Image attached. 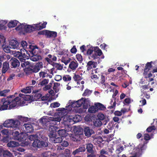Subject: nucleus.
Wrapping results in <instances>:
<instances>
[{"label": "nucleus", "mask_w": 157, "mask_h": 157, "mask_svg": "<svg viewBox=\"0 0 157 157\" xmlns=\"http://www.w3.org/2000/svg\"><path fill=\"white\" fill-rule=\"evenodd\" d=\"M16 97L14 98L15 96L14 95L9 96L6 98H2L1 99V102L2 105L0 104V110H4L7 109H11L19 104V101L21 98H24L20 97ZM25 99V98H24Z\"/></svg>", "instance_id": "nucleus-1"}, {"label": "nucleus", "mask_w": 157, "mask_h": 157, "mask_svg": "<svg viewBox=\"0 0 157 157\" xmlns=\"http://www.w3.org/2000/svg\"><path fill=\"white\" fill-rule=\"evenodd\" d=\"M61 118L59 117H51L50 120H48L47 117H43L40 120V123H41L44 128L48 127L49 124H56L58 122H59Z\"/></svg>", "instance_id": "nucleus-2"}, {"label": "nucleus", "mask_w": 157, "mask_h": 157, "mask_svg": "<svg viewBox=\"0 0 157 157\" xmlns=\"http://www.w3.org/2000/svg\"><path fill=\"white\" fill-rule=\"evenodd\" d=\"M21 66L24 68V71L26 74L29 75L35 73L34 65L30 63L28 61L21 63Z\"/></svg>", "instance_id": "nucleus-3"}, {"label": "nucleus", "mask_w": 157, "mask_h": 157, "mask_svg": "<svg viewBox=\"0 0 157 157\" xmlns=\"http://www.w3.org/2000/svg\"><path fill=\"white\" fill-rule=\"evenodd\" d=\"M19 96L23 98H25V100L30 101H37L42 96V95L39 93H36L31 96L29 95H24L22 94H19Z\"/></svg>", "instance_id": "nucleus-4"}, {"label": "nucleus", "mask_w": 157, "mask_h": 157, "mask_svg": "<svg viewBox=\"0 0 157 157\" xmlns=\"http://www.w3.org/2000/svg\"><path fill=\"white\" fill-rule=\"evenodd\" d=\"M152 63H153L152 61L150 62H148L145 65V68L144 69V72L143 73L145 78H149L152 76L151 73L150 72L149 73V71L152 67Z\"/></svg>", "instance_id": "nucleus-5"}, {"label": "nucleus", "mask_w": 157, "mask_h": 157, "mask_svg": "<svg viewBox=\"0 0 157 157\" xmlns=\"http://www.w3.org/2000/svg\"><path fill=\"white\" fill-rule=\"evenodd\" d=\"M48 145V143L46 141L40 140H38V139L34 141H33L32 144V146L34 147H47Z\"/></svg>", "instance_id": "nucleus-6"}, {"label": "nucleus", "mask_w": 157, "mask_h": 157, "mask_svg": "<svg viewBox=\"0 0 157 157\" xmlns=\"http://www.w3.org/2000/svg\"><path fill=\"white\" fill-rule=\"evenodd\" d=\"M48 136L49 137V140L52 143H61L63 140L61 137H57L56 133L49 134Z\"/></svg>", "instance_id": "nucleus-7"}, {"label": "nucleus", "mask_w": 157, "mask_h": 157, "mask_svg": "<svg viewBox=\"0 0 157 157\" xmlns=\"http://www.w3.org/2000/svg\"><path fill=\"white\" fill-rule=\"evenodd\" d=\"M84 132L85 136L88 137H90L91 135L94 133V131L93 129L88 127L84 128Z\"/></svg>", "instance_id": "nucleus-8"}, {"label": "nucleus", "mask_w": 157, "mask_h": 157, "mask_svg": "<svg viewBox=\"0 0 157 157\" xmlns=\"http://www.w3.org/2000/svg\"><path fill=\"white\" fill-rule=\"evenodd\" d=\"M23 128H25V131L27 133H31L33 130V127L30 124L25 123L23 125Z\"/></svg>", "instance_id": "nucleus-9"}, {"label": "nucleus", "mask_w": 157, "mask_h": 157, "mask_svg": "<svg viewBox=\"0 0 157 157\" xmlns=\"http://www.w3.org/2000/svg\"><path fill=\"white\" fill-rule=\"evenodd\" d=\"M57 57L54 55L49 54L48 55V57L45 58V60L49 63L52 64L53 61H56L57 60Z\"/></svg>", "instance_id": "nucleus-10"}, {"label": "nucleus", "mask_w": 157, "mask_h": 157, "mask_svg": "<svg viewBox=\"0 0 157 157\" xmlns=\"http://www.w3.org/2000/svg\"><path fill=\"white\" fill-rule=\"evenodd\" d=\"M98 65L97 62L92 61H89L87 63L86 67L87 69L89 71L93 68H95Z\"/></svg>", "instance_id": "nucleus-11"}, {"label": "nucleus", "mask_w": 157, "mask_h": 157, "mask_svg": "<svg viewBox=\"0 0 157 157\" xmlns=\"http://www.w3.org/2000/svg\"><path fill=\"white\" fill-rule=\"evenodd\" d=\"M78 65V64L76 60L71 61L69 66V68L72 71H75L76 70Z\"/></svg>", "instance_id": "nucleus-12"}, {"label": "nucleus", "mask_w": 157, "mask_h": 157, "mask_svg": "<svg viewBox=\"0 0 157 157\" xmlns=\"http://www.w3.org/2000/svg\"><path fill=\"white\" fill-rule=\"evenodd\" d=\"M12 68H16L20 65V62L15 58H12L10 60Z\"/></svg>", "instance_id": "nucleus-13"}, {"label": "nucleus", "mask_w": 157, "mask_h": 157, "mask_svg": "<svg viewBox=\"0 0 157 157\" xmlns=\"http://www.w3.org/2000/svg\"><path fill=\"white\" fill-rule=\"evenodd\" d=\"M77 101H79V102L77 103V107H80L82 105L86 109L88 107V105H86V103L87 102L86 99L85 98H82L81 99L78 100Z\"/></svg>", "instance_id": "nucleus-14"}, {"label": "nucleus", "mask_w": 157, "mask_h": 157, "mask_svg": "<svg viewBox=\"0 0 157 157\" xmlns=\"http://www.w3.org/2000/svg\"><path fill=\"white\" fill-rule=\"evenodd\" d=\"M57 124V123L56 124H52L49 125L48 130L50 132V133H49L48 134H49L56 133L57 130L58 129V127L55 126Z\"/></svg>", "instance_id": "nucleus-15"}, {"label": "nucleus", "mask_w": 157, "mask_h": 157, "mask_svg": "<svg viewBox=\"0 0 157 157\" xmlns=\"http://www.w3.org/2000/svg\"><path fill=\"white\" fill-rule=\"evenodd\" d=\"M19 44L18 42L15 40H12L10 42L9 46L11 48L17 49L19 47Z\"/></svg>", "instance_id": "nucleus-16"}, {"label": "nucleus", "mask_w": 157, "mask_h": 157, "mask_svg": "<svg viewBox=\"0 0 157 157\" xmlns=\"http://www.w3.org/2000/svg\"><path fill=\"white\" fill-rule=\"evenodd\" d=\"M35 46H33L31 45H30L29 48L30 50L29 51L32 55H36L39 54V52L38 51V48H35Z\"/></svg>", "instance_id": "nucleus-17"}, {"label": "nucleus", "mask_w": 157, "mask_h": 157, "mask_svg": "<svg viewBox=\"0 0 157 157\" xmlns=\"http://www.w3.org/2000/svg\"><path fill=\"white\" fill-rule=\"evenodd\" d=\"M35 30H36V24L34 25V26H32L29 25H26L25 32L31 33Z\"/></svg>", "instance_id": "nucleus-18"}, {"label": "nucleus", "mask_w": 157, "mask_h": 157, "mask_svg": "<svg viewBox=\"0 0 157 157\" xmlns=\"http://www.w3.org/2000/svg\"><path fill=\"white\" fill-rule=\"evenodd\" d=\"M43 67V64L42 62H39L34 65L35 73L38 72L41 68Z\"/></svg>", "instance_id": "nucleus-19"}, {"label": "nucleus", "mask_w": 157, "mask_h": 157, "mask_svg": "<svg viewBox=\"0 0 157 157\" xmlns=\"http://www.w3.org/2000/svg\"><path fill=\"white\" fill-rule=\"evenodd\" d=\"M94 54H93L91 57L93 58L94 59H97L98 57V56H100L102 54L101 50L99 48H98L97 50H94Z\"/></svg>", "instance_id": "nucleus-20"}, {"label": "nucleus", "mask_w": 157, "mask_h": 157, "mask_svg": "<svg viewBox=\"0 0 157 157\" xmlns=\"http://www.w3.org/2000/svg\"><path fill=\"white\" fill-rule=\"evenodd\" d=\"M86 150L85 147L84 145L80 146L75 151H74L72 154L75 155L76 154H79L80 152H83Z\"/></svg>", "instance_id": "nucleus-21"}, {"label": "nucleus", "mask_w": 157, "mask_h": 157, "mask_svg": "<svg viewBox=\"0 0 157 157\" xmlns=\"http://www.w3.org/2000/svg\"><path fill=\"white\" fill-rule=\"evenodd\" d=\"M41 24V23H39L36 24V30H40L45 28L47 23L46 22H44L41 24V25H40Z\"/></svg>", "instance_id": "nucleus-22"}, {"label": "nucleus", "mask_w": 157, "mask_h": 157, "mask_svg": "<svg viewBox=\"0 0 157 157\" xmlns=\"http://www.w3.org/2000/svg\"><path fill=\"white\" fill-rule=\"evenodd\" d=\"M33 87L32 86H27L25 88L21 89V92L25 94L30 93H31L32 90H33Z\"/></svg>", "instance_id": "nucleus-23"}, {"label": "nucleus", "mask_w": 157, "mask_h": 157, "mask_svg": "<svg viewBox=\"0 0 157 157\" xmlns=\"http://www.w3.org/2000/svg\"><path fill=\"white\" fill-rule=\"evenodd\" d=\"M57 36V33L55 31H50L48 30L47 37L48 38H56Z\"/></svg>", "instance_id": "nucleus-24"}, {"label": "nucleus", "mask_w": 157, "mask_h": 157, "mask_svg": "<svg viewBox=\"0 0 157 157\" xmlns=\"http://www.w3.org/2000/svg\"><path fill=\"white\" fill-rule=\"evenodd\" d=\"M9 68V63L6 62H4L3 63V67L2 73H5L7 71Z\"/></svg>", "instance_id": "nucleus-25"}, {"label": "nucleus", "mask_w": 157, "mask_h": 157, "mask_svg": "<svg viewBox=\"0 0 157 157\" xmlns=\"http://www.w3.org/2000/svg\"><path fill=\"white\" fill-rule=\"evenodd\" d=\"M39 75L40 77L42 78H47L48 77L49 78H51L52 77V75H49L47 72L44 71H41L39 73Z\"/></svg>", "instance_id": "nucleus-26"}, {"label": "nucleus", "mask_w": 157, "mask_h": 157, "mask_svg": "<svg viewBox=\"0 0 157 157\" xmlns=\"http://www.w3.org/2000/svg\"><path fill=\"white\" fill-rule=\"evenodd\" d=\"M19 139L17 140L20 142L24 141L26 140L28 136L24 133H20L19 135Z\"/></svg>", "instance_id": "nucleus-27"}, {"label": "nucleus", "mask_w": 157, "mask_h": 157, "mask_svg": "<svg viewBox=\"0 0 157 157\" xmlns=\"http://www.w3.org/2000/svg\"><path fill=\"white\" fill-rule=\"evenodd\" d=\"M19 23V21L16 20L11 21L8 23L7 26L9 28H13L17 26Z\"/></svg>", "instance_id": "nucleus-28"}, {"label": "nucleus", "mask_w": 157, "mask_h": 157, "mask_svg": "<svg viewBox=\"0 0 157 157\" xmlns=\"http://www.w3.org/2000/svg\"><path fill=\"white\" fill-rule=\"evenodd\" d=\"M12 119L7 120L3 123V125L7 128H12Z\"/></svg>", "instance_id": "nucleus-29"}, {"label": "nucleus", "mask_w": 157, "mask_h": 157, "mask_svg": "<svg viewBox=\"0 0 157 157\" xmlns=\"http://www.w3.org/2000/svg\"><path fill=\"white\" fill-rule=\"evenodd\" d=\"M58 133L59 135L62 137H65L67 136L68 133L65 129H59L58 131Z\"/></svg>", "instance_id": "nucleus-30"}, {"label": "nucleus", "mask_w": 157, "mask_h": 157, "mask_svg": "<svg viewBox=\"0 0 157 157\" xmlns=\"http://www.w3.org/2000/svg\"><path fill=\"white\" fill-rule=\"evenodd\" d=\"M42 59L41 56L40 54L32 55L31 59L33 61H36Z\"/></svg>", "instance_id": "nucleus-31"}, {"label": "nucleus", "mask_w": 157, "mask_h": 157, "mask_svg": "<svg viewBox=\"0 0 157 157\" xmlns=\"http://www.w3.org/2000/svg\"><path fill=\"white\" fill-rule=\"evenodd\" d=\"M12 128H17L19 126L20 124V122L18 120H13L12 119Z\"/></svg>", "instance_id": "nucleus-32"}, {"label": "nucleus", "mask_w": 157, "mask_h": 157, "mask_svg": "<svg viewBox=\"0 0 157 157\" xmlns=\"http://www.w3.org/2000/svg\"><path fill=\"white\" fill-rule=\"evenodd\" d=\"M93 147V145L92 144L90 143L87 144L86 147L87 151L89 153L93 154L94 152Z\"/></svg>", "instance_id": "nucleus-33"}, {"label": "nucleus", "mask_w": 157, "mask_h": 157, "mask_svg": "<svg viewBox=\"0 0 157 157\" xmlns=\"http://www.w3.org/2000/svg\"><path fill=\"white\" fill-rule=\"evenodd\" d=\"M25 25L23 24H21L16 28V29L21 32H25Z\"/></svg>", "instance_id": "nucleus-34"}, {"label": "nucleus", "mask_w": 157, "mask_h": 157, "mask_svg": "<svg viewBox=\"0 0 157 157\" xmlns=\"http://www.w3.org/2000/svg\"><path fill=\"white\" fill-rule=\"evenodd\" d=\"M56 111L61 112V113L63 115V116L66 115L68 113L67 109L63 108H59L56 109Z\"/></svg>", "instance_id": "nucleus-35"}, {"label": "nucleus", "mask_w": 157, "mask_h": 157, "mask_svg": "<svg viewBox=\"0 0 157 157\" xmlns=\"http://www.w3.org/2000/svg\"><path fill=\"white\" fill-rule=\"evenodd\" d=\"M18 143L15 141H11L8 143L7 146L9 147H12L18 146Z\"/></svg>", "instance_id": "nucleus-36"}, {"label": "nucleus", "mask_w": 157, "mask_h": 157, "mask_svg": "<svg viewBox=\"0 0 157 157\" xmlns=\"http://www.w3.org/2000/svg\"><path fill=\"white\" fill-rule=\"evenodd\" d=\"M102 122L100 120H99V119H98L96 118V119L94 120V121L93 122L94 125L97 127H100L101 124H102Z\"/></svg>", "instance_id": "nucleus-37"}, {"label": "nucleus", "mask_w": 157, "mask_h": 157, "mask_svg": "<svg viewBox=\"0 0 157 157\" xmlns=\"http://www.w3.org/2000/svg\"><path fill=\"white\" fill-rule=\"evenodd\" d=\"M88 111L90 113H95L96 112L98 111L95 105L94 106H92L88 109Z\"/></svg>", "instance_id": "nucleus-38"}, {"label": "nucleus", "mask_w": 157, "mask_h": 157, "mask_svg": "<svg viewBox=\"0 0 157 157\" xmlns=\"http://www.w3.org/2000/svg\"><path fill=\"white\" fill-rule=\"evenodd\" d=\"M53 67L56 68L57 70H62L63 68V66L59 63L53 62L52 64Z\"/></svg>", "instance_id": "nucleus-39"}, {"label": "nucleus", "mask_w": 157, "mask_h": 157, "mask_svg": "<svg viewBox=\"0 0 157 157\" xmlns=\"http://www.w3.org/2000/svg\"><path fill=\"white\" fill-rule=\"evenodd\" d=\"M95 105L98 111L99 109L101 110H103L105 108V107L101 103H97L95 104Z\"/></svg>", "instance_id": "nucleus-40"}, {"label": "nucleus", "mask_w": 157, "mask_h": 157, "mask_svg": "<svg viewBox=\"0 0 157 157\" xmlns=\"http://www.w3.org/2000/svg\"><path fill=\"white\" fill-rule=\"evenodd\" d=\"M75 134L80 136L83 134V129L81 128H77L74 130Z\"/></svg>", "instance_id": "nucleus-41"}, {"label": "nucleus", "mask_w": 157, "mask_h": 157, "mask_svg": "<svg viewBox=\"0 0 157 157\" xmlns=\"http://www.w3.org/2000/svg\"><path fill=\"white\" fill-rule=\"evenodd\" d=\"M20 133L18 131H13L12 132V135L13 136L14 139L17 140L19 139V135Z\"/></svg>", "instance_id": "nucleus-42"}, {"label": "nucleus", "mask_w": 157, "mask_h": 157, "mask_svg": "<svg viewBox=\"0 0 157 157\" xmlns=\"http://www.w3.org/2000/svg\"><path fill=\"white\" fill-rule=\"evenodd\" d=\"M116 103L115 98V99L114 101L113 100H111L110 102V104L111 105L109 106L108 107V108L111 109L115 108L116 105Z\"/></svg>", "instance_id": "nucleus-43"}, {"label": "nucleus", "mask_w": 157, "mask_h": 157, "mask_svg": "<svg viewBox=\"0 0 157 157\" xmlns=\"http://www.w3.org/2000/svg\"><path fill=\"white\" fill-rule=\"evenodd\" d=\"M49 82V80L48 79H44L42 81L40 82L38 86L40 85L41 86H43L46 85Z\"/></svg>", "instance_id": "nucleus-44"}, {"label": "nucleus", "mask_w": 157, "mask_h": 157, "mask_svg": "<svg viewBox=\"0 0 157 157\" xmlns=\"http://www.w3.org/2000/svg\"><path fill=\"white\" fill-rule=\"evenodd\" d=\"M38 136L36 135H33L29 136H28V139L31 141H34L38 138Z\"/></svg>", "instance_id": "nucleus-45"}, {"label": "nucleus", "mask_w": 157, "mask_h": 157, "mask_svg": "<svg viewBox=\"0 0 157 157\" xmlns=\"http://www.w3.org/2000/svg\"><path fill=\"white\" fill-rule=\"evenodd\" d=\"M3 157H12V154L9 151L7 150L4 151L3 154Z\"/></svg>", "instance_id": "nucleus-46"}, {"label": "nucleus", "mask_w": 157, "mask_h": 157, "mask_svg": "<svg viewBox=\"0 0 157 157\" xmlns=\"http://www.w3.org/2000/svg\"><path fill=\"white\" fill-rule=\"evenodd\" d=\"M125 112V110L121 109V111H116L115 112L114 114L116 116H120L122 115V113H124Z\"/></svg>", "instance_id": "nucleus-47"}, {"label": "nucleus", "mask_w": 157, "mask_h": 157, "mask_svg": "<svg viewBox=\"0 0 157 157\" xmlns=\"http://www.w3.org/2000/svg\"><path fill=\"white\" fill-rule=\"evenodd\" d=\"M18 119L21 121L23 122H27L29 121V118L26 117H23L21 116H18Z\"/></svg>", "instance_id": "nucleus-48"}, {"label": "nucleus", "mask_w": 157, "mask_h": 157, "mask_svg": "<svg viewBox=\"0 0 157 157\" xmlns=\"http://www.w3.org/2000/svg\"><path fill=\"white\" fill-rule=\"evenodd\" d=\"M73 78L75 81H80L82 79V78L79 75L76 74L74 75Z\"/></svg>", "instance_id": "nucleus-49"}, {"label": "nucleus", "mask_w": 157, "mask_h": 157, "mask_svg": "<svg viewBox=\"0 0 157 157\" xmlns=\"http://www.w3.org/2000/svg\"><path fill=\"white\" fill-rule=\"evenodd\" d=\"M92 92V91L88 89H86L82 94L83 96H88Z\"/></svg>", "instance_id": "nucleus-50"}, {"label": "nucleus", "mask_w": 157, "mask_h": 157, "mask_svg": "<svg viewBox=\"0 0 157 157\" xmlns=\"http://www.w3.org/2000/svg\"><path fill=\"white\" fill-rule=\"evenodd\" d=\"M10 91V90L9 89L5 90L2 91H0V96H6V94Z\"/></svg>", "instance_id": "nucleus-51"}, {"label": "nucleus", "mask_w": 157, "mask_h": 157, "mask_svg": "<svg viewBox=\"0 0 157 157\" xmlns=\"http://www.w3.org/2000/svg\"><path fill=\"white\" fill-rule=\"evenodd\" d=\"M80 136L77 135L75 134L72 136V140L75 142H77L78 141H79Z\"/></svg>", "instance_id": "nucleus-52"}, {"label": "nucleus", "mask_w": 157, "mask_h": 157, "mask_svg": "<svg viewBox=\"0 0 157 157\" xmlns=\"http://www.w3.org/2000/svg\"><path fill=\"white\" fill-rule=\"evenodd\" d=\"M21 45L22 47H23L24 49L26 52L27 54L28 51L25 49V48H26L27 46V43L26 41H22L21 42Z\"/></svg>", "instance_id": "nucleus-53"}, {"label": "nucleus", "mask_w": 157, "mask_h": 157, "mask_svg": "<svg viewBox=\"0 0 157 157\" xmlns=\"http://www.w3.org/2000/svg\"><path fill=\"white\" fill-rule=\"evenodd\" d=\"M97 119H99L101 121L104 120L105 118V115L101 113H98L97 116Z\"/></svg>", "instance_id": "nucleus-54"}, {"label": "nucleus", "mask_w": 157, "mask_h": 157, "mask_svg": "<svg viewBox=\"0 0 157 157\" xmlns=\"http://www.w3.org/2000/svg\"><path fill=\"white\" fill-rule=\"evenodd\" d=\"M71 77L69 75H64L63 77V80L65 82L70 81L71 80Z\"/></svg>", "instance_id": "nucleus-55"}, {"label": "nucleus", "mask_w": 157, "mask_h": 157, "mask_svg": "<svg viewBox=\"0 0 157 157\" xmlns=\"http://www.w3.org/2000/svg\"><path fill=\"white\" fill-rule=\"evenodd\" d=\"M76 57L77 59L79 62L80 63L82 62L83 59L82 56L79 54H77L76 55Z\"/></svg>", "instance_id": "nucleus-56"}, {"label": "nucleus", "mask_w": 157, "mask_h": 157, "mask_svg": "<svg viewBox=\"0 0 157 157\" xmlns=\"http://www.w3.org/2000/svg\"><path fill=\"white\" fill-rule=\"evenodd\" d=\"M156 129L155 127V126L153 125L149 126L147 128L146 131L148 132H151L153 130H155Z\"/></svg>", "instance_id": "nucleus-57"}, {"label": "nucleus", "mask_w": 157, "mask_h": 157, "mask_svg": "<svg viewBox=\"0 0 157 157\" xmlns=\"http://www.w3.org/2000/svg\"><path fill=\"white\" fill-rule=\"evenodd\" d=\"M124 147L122 146L119 147H117L116 152L117 154H119L124 150Z\"/></svg>", "instance_id": "nucleus-58"}, {"label": "nucleus", "mask_w": 157, "mask_h": 157, "mask_svg": "<svg viewBox=\"0 0 157 157\" xmlns=\"http://www.w3.org/2000/svg\"><path fill=\"white\" fill-rule=\"evenodd\" d=\"M22 50V49H20L21 52H17L16 53V55H15L16 57L18 58L19 59L20 61L21 59V55L22 54V52L21 51Z\"/></svg>", "instance_id": "nucleus-59"}, {"label": "nucleus", "mask_w": 157, "mask_h": 157, "mask_svg": "<svg viewBox=\"0 0 157 157\" xmlns=\"http://www.w3.org/2000/svg\"><path fill=\"white\" fill-rule=\"evenodd\" d=\"M10 46H6L5 47H3V50L4 51L7 53H10Z\"/></svg>", "instance_id": "nucleus-60"}, {"label": "nucleus", "mask_w": 157, "mask_h": 157, "mask_svg": "<svg viewBox=\"0 0 157 157\" xmlns=\"http://www.w3.org/2000/svg\"><path fill=\"white\" fill-rule=\"evenodd\" d=\"M60 105V104L57 102H55L54 103H51L50 106L51 107L54 108L56 107H59Z\"/></svg>", "instance_id": "nucleus-61"}, {"label": "nucleus", "mask_w": 157, "mask_h": 157, "mask_svg": "<svg viewBox=\"0 0 157 157\" xmlns=\"http://www.w3.org/2000/svg\"><path fill=\"white\" fill-rule=\"evenodd\" d=\"M74 121L75 122H79L80 121V116L79 115H76L73 118Z\"/></svg>", "instance_id": "nucleus-62"}, {"label": "nucleus", "mask_w": 157, "mask_h": 157, "mask_svg": "<svg viewBox=\"0 0 157 157\" xmlns=\"http://www.w3.org/2000/svg\"><path fill=\"white\" fill-rule=\"evenodd\" d=\"M65 129L66 130V132H69L71 130V126L70 125H66L65 126Z\"/></svg>", "instance_id": "nucleus-63"}, {"label": "nucleus", "mask_w": 157, "mask_h": 157, "mask_svg": "<svg viewBox=\"0 0 157 157\" xmlns=\"http://www.w3.org/2000/svg\"><path fill=\"white\" fill-rule=\"evenodd\" d=\"M61 145L63 147H66L68 145V142L65 140L62 141L61 142Z\"/></svg>", "instance_id": "nucleus-64"}]
</instances>
